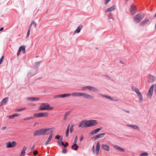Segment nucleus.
<instances>
[{"label": "nucleus", "mask_w": 156, "mask_h": 156, "mask_svg": "<svg viewBox=\"0 0 156 156\" xmlns=\"http://www.w3.org/2000/svg\"><path fill=\"white\" fill-rule=\"evenodd\" d=\"M68 145L69 144H68V143L67 142H65V144H64V146L65 147H67V146H68Z\"/></svg>", "instance_id": "50"}, {"label": "nucleus", "mask_w": 156, "mask_h": 156, "mask_svg": "<svg viewBox=\"0 0 156 156\" xmlns=\"http://www.w3.org/2000/svg\"><path fill=\"white\" fill-rule=\"evenodd\" d=\"M108 17L109 19H111L112 18L111 16H108Z\"/></svg>", "instance_id": "61"}, {"label": "nucleus", "mask_w": 156, "mask_h": 156, "mask_svg": "<svg viewBox=\"0 0 156 156\" xmlns=\"http://www.w3.org/2000/svg\"><path fill=\"white\" fill-rule=\"evenodd\" d=\"M6 128H7L6 126H5L3 127H2V128L1 129L2 130H4Z\"/></svg>", "instance_id": "51"}, {"label": "nucleus", "mask_w": 156, "mask_h": 156, "mask_svg": "<svg viewBox=\"0 0 156 156\" xmlns=\"http://www.w3.org/2000/svg\"><path fill=\"white\" fill-rule=\"evenodd\" d=\"M33 115L36 118L46 117L48 116L49 113L46 112H41L34 113Z\"/></svg>", "instance_id": "3"}, {"label": "nucleus", "mask_w": 156, "mask_h": 156, "mask_svg": "<svg viewBox=\"0 0 156 156\" xmlns=\"http://www.w3.org/2000/svg\"><path fill=\"white\" fill-rule=\"evenodd\" d=\"M79 147L77 145V144H74L72 146V148L73 150L76 151L78 149Z\"/></svg>", "instance_id": "29"}, {"label": "nucleus", "mask_w": 156, "mask_h": 156, "mask_svg": "<svg viewBox=\"0 0 156 156\" xmlns=\"http://www.w3.org/2000/svg\"><path fill=\"white\" fill-rule=\"evenodd\" d=\"M137 95L139 97V100L141 101H142L143 100V98L142 94L140 93L139 94H138Z\"/></svg>", "instance_id": "32"}, {"label": "nucleus", "mask_w": 156, "mask_h": 156, "mask_svg": "<svg viewBox=\"0 0 156 156\" xmlns=\"http://www.w3.org/2000/svg\"><path fill=\"white\" fill-rule=\"evenodd\" d=\"M8 117L10 119L15 117L14 114L9 116Z\"/></svg>", "instance_id": "46"}, {"label": "nucleus", "mask_w": 156, "mask_h": 156, "mask_svg": "<svg viewBox=\"0 0 156 156\" xmlns=\"http://www.w3.org/2000/svg\"><path fill=\"white\" fill-rule=\"evenodd\" d=\"M38 153V152L37 151H35L33 152V154L34 156H36Z\"/></svg>", "instance_id": "44"}, {"label": "nucleus", "mask_w": 156, "mask_h": 156, "mask_svg": "<svg viewBox=\"0 0 156 156\" xmlns=\"http://www.w3.org/2000/svg\"><path fill=\"white\" fill-rule=\"evenodd\" d=\"M25 51V48L24 46H20L19 48V50L17 53V55L18 56L19 55L20 53V51H21L23 52V54H25L26 53Z\"/></svg>", "instance_id": "11"}, {"label": "nucleus", "mask_w": 156, "mask_h": 156, "mask_svg": "<svg viewBox=\"0 0 156 156\" xmlns=\"http://www.w3.org/2000/svg\"><path fill=\"white\" fill-rule=\"evenodd\" d=\"M115 9V5H113L111 8H108L105 11V12H109L112 11Z\"/></svg>", "instance_id": "20"}, {"label": "nucleus", "mask_w": 156, "mask_h": 156, "mask_svg": "<svg viewBox=\"0 0 156 156\" xmlns=\"http://www.w3.org/2000/svg\"><path fill=\"white\" fill-rule=\"evenodd\" d=\"M154 87V85H152L150 87L148 93L147 94V97L149 98H151V97L153 94Z\"/></svg>", "instance_id": "8"}, {"label": "nucleus", "mask_w": 156, "mask_h": 156, "mask_svg": "<svg viewBox=\"0 0 156 156\" xmlns=\"http://www.w3.org/2000/svg\"><path fill=\"white\" fill-rule=\"evenodd\" d=\"M144 17V14H138L135 16L134 20L136 22L139 23L143 18Z\"/></svg>", "instance_id": "5"}, {"label": "nucleus", "mask_w": 156, "mask_h": 156, "mask_svg": "<svg viewBox=\"0 0 156 156\" xmlns=\"http://www.w3.org/2000/svg\"><path fill=\"white\" fill-rule=\"evenodd\" d=\"M61 144H62V146H64V142H61Z\"/></svg>", "instance_id": "59"}, {"label": "nucleus", "mask_w": 156, "mask_h": 156, "mask_svg": "<svg viewBox=\"0 0 156 156\" xmlns=\"http://www.w3.org/2000/svg\"><path fill=\"white\" fill-rule=\"evenodd\" d=\"M124 111L128 113L129 112L128 111H127V110H124Z\"/></svg>", "instance_id": "60"}, {"label": "nucleus", "mask_w": 156, "mask_h": 156, "mask_svg": "<svg viewBox=\"0 0 156 156\" xmlns=\"http://www.w3.org/2000/svg\"><path fill=\"white\" fill-rule=\"evenodd\" d=\"M111 0H105V3L107 4Z\"/></svg>", "instance_id": "52"}, {"label": "nucleus", "mask_w": 156, "mask_h": 156, "mask_svg": "<svg viewBox=\"0 0 156 156\" xmlns=\"http://www.w3.org/2000/svg\"><path fill=\"white\" fill-rule=\"evenodd\" d=\"M26 109V107H23V108H18V109H16V110L15 111L16 112H21L22 111H23V110H25Z\"/></svg>", "instance_id": "33"}, {"label": "nucleus", "mask_w": 156, "mask_h": 156, "mask_svg": "<svg viewBox=\"0 0 156 156\" xmlns=\"http://www.w3.org/2000/svg\"><path fill=\"white\" fill-rule=\"evenodd\" d=\"M147 78L148 81L151 83L154 82L155 80V77L151 74H149L148 75Z\"/></svg>", "instance_id": "12"}, {"label": "nucleus", "mask_w": 156, "mask_h": 156, "mask_svg": "<svg viewBox=\"0 0 156 156\" xmlns=\"http://www.w3.org/2000/svg\"><path fill=\"white\" fill-rule=\"evenodd\" d=\"M128 126L134 129H140L139 127L138 126L136 125H129Z\"/></svg>", "instance_id": "30"}, {"label": "nucleus", "mask_w": 156, "mask_h": 156, "mask_svg": "<svg viewBox=\"0 0 156 156\" xmlns=\"http://www.w3.org/2000/svg\"><path fill=\"white\" fill-rule=\"evenodd\" d=\"M79 127H83L87 126V121H82L78 125Z\"/></svg>", "instance_id": "14"}, {"label": "nucleus", "mask_w": 156, "mask_h": 156, "mask_svg": "<svg viewBox=\"0 0 156 156\" xmlns=\"http://www.w3.org/2000/svg\"><path fill=\"white\" fill-rule=\"evenodd\" d=\"M154 17H156V14L154 16Z\"/></svg>", "instance_id": "64"}, {"label": "nucleus", "mask_w": 156, "mask_h": 156, "mask_svg": "<svg viewBox=\"0 0 156 156\" xmlns=\"http://www.w3.org/2000/svg\"><path fill=\"white\" fill-rule=\"evenodd\" d=\"M54 108L50 106V105L48 103L42 104L40 106L39 109L40 110H52Z\"/></svg>", "instance_id": "2"}, {"label": "nucleus", "mask_w": 156, "mask_h": 156, "mask_svg": "<svg viewBox=\"0 0 156 156\" xmlns=\"http://www.w3.org/2000/svg\"><path fill=\"white\" fill-rule=\"evenodd\" d=\"M154 92L156 94V84H155L154 85Z\"/></svg>", "instance_id": "49"}, {"label": "nucleus", "mask_w": 156, "mask_h": 156, "mask_svg": "<svg viewBox=\"0 0 156 156\" xmlns=\"http://www.w3.org/2000/svg\"><path fill=\"white\" fill-rule=\"evenodd\" d=\"M28 100L31 101H36L39 100V98H38L36 97H30L29 98L27 99Z\"/></svg>", "instance_id": "25"}, {"label": "nucleus", "mask_w": 156, "mask_h": 156, "mask_svg": "<svg viewBox=\"0 0 156 156\" xmlns=\"http://www.w3.org/2000/svg\"><path fill=\"white\" fill-rule=\"evenodd\" d=\"M114 147L116 149L122 152H124L125 151V150H124L123 148H121L119 146H117V145H114Z\"/></svg>", "instance_id": "23"}, {"label": "nucleus", "mask_w": 156, "mask_h": 156, "mask_svg": "<svg viewBox=\"0 0 156 156\" xmlns=\"http://www.w3.org/2000/svg\"><path fill=\"white\" fill-rule=\"evenodd\" d=\"M50 132H51V128L41 129L34 131L33 135L34 136H44L49 134Z\"/></svg>", "instance_id": "1"}, {"label": "nucleus", "mask_w": 156, "mask_h": 156, "mask_svg": "<svg viewBox=\"0 0 156 156\" xmlns=\"http://www.w3.org/2000/svg\"><path fill=\"white\" fill-rule=\"evenodd\" d=\"M14 114L15 117H18V116H20V114H18V113H16V114Z\"/></svg>", "instance_id": "47"}, {"label": "nucleus", "mask_w": 156, "mask_h": 156, "mask_svg": "<svg viewBox=\"0 0 156 156\" xmlns=\"http://www.w3.org/2000/svg\"><path fill=\"white\" fill-rule=\"evenodd\" d=\"M89 90L93 92H96L99 91V90L95 87L90 86H89Z\"/></svg>", "instance_id": "21"}, {"label": "nucleus", "mask_w": 156, "mask_h": 156, "mask_svg": "<svg viewBox=\"0 0 156 156\" xmlns=\"http://www.w3.org/2000/svg\"><path fill=\"white\" fill-rule=\"evenodd\" d=\"M83 26L81 25H80L77 28V29L75 30L74 32V34L76 33H79L80 32L81 30L83 28Z\"/></svg>", "instance_id": "24"}, {"label": "nucleus", "mask_w": 156, "mask_h": 156, "mask_svg": "<svg viewBox=\"0 0 156 156\" xmlns=\"http://www.w3.org/2000/svg\"><path fill=\"white\" fill-rule=\"evenodd\" d=\"M92 150L93 152V154H94L95 153V147H94V145H93L92 147Z\"/></svg>", "instance_id": "48"}, {"label": "nucleus", "mask_w": 156, "mask_h": 156, "mask_svg": "<svg viewBox=\"0 0 156 156\" xmlns=\"http://www.w3.org/2000/svg\"><path fill=\"white\" fill-rule=\"evenodd\" d=\"M4 55H3L2 56V57L0 59V64H1L3 62L4 60Z\"/></svg>", "instance_id": "37"}, {"label": "nucleus", "mask_w": 156, "mask_h": 156, "mask_svg": "<svg viewBox=\"0 0 156 156\" xmlns=\"http://www.w3.org/2000/svg\"><path fill=\"white\" fill-rule=\"evenodd\" d=\"M16 145L17 143L15 141L12 142H8L6 144V147L7 148L14 147Z\"/></svg>", "instance_id": "6"}, {"label": "nucleus", "mask_w": 156, "mask_h": 156, "mask_svg": "<svg viewBox=\"0 0 156 156\" xmlns=\"http://www.w3.org/2000/svg\"><path fill=\"white\" fill-rule=\"evenodd\" d=\"M67 152V150L66 149H63L62 151V152L63 153L66 154Z\"/></svg>", "instance_id": "42"}, {"label": "nucleus", "mask_w": 156, "mask_h": 156, "mask_svg": "<svg viewBox=\"0 0 156 156\" xmlns=\"http://www.w3.org/2000/svg\"><path fill=\"white\" fill-rule=\"evenodd\" d=\"M136 11V6L134 5L131 6L130 9V12L133 15L135 14Z\"/></svg>", "instance_id": "13"}, {"label": "nucleus", "mask_w": 156, "mask_h": 156, "mask_svg": "<svg viewBox=\"0 0 156 156\" xmlns=\"http://www.w3.org/2000/svg\"><path fill=\"white\" fill-rule=\"evenodd\" d=\"M30 30H28V31L27 32V35L26 36V38H28L29 35L30 34Z\"/></svg>", "instance_id": "43"}, {"label": "nucleus", "mask_w": 156, "mask_h": 156, "mask_svg": "<svg viewBox=\"0 0 156 156\" xmlns=\"http://www.w3.org/2000/svg\"><path fill=\"white\" fill-rule=\"evenodd\" d=\"M32 106H35V104H33V105H32Z\"/></svg>", "instance_id": "63"}, {"label": "nucleus", "mask_w": 156, "mask_h": 156, "mask_svg": "<svg viewBox=\"0 0 156 156\" xmlns=\"http://www.w3.org/2000/svg\"><path fill=\"white\" fill-rule=\"evenodd\" d=\"M81 92H73L71 94V95L73 97H81Z\"/></svg>", "instance_id": "18"}, {"label": "nucleus", "mask_w": 156, "mask_h": 156, "mask_svg": "<svg viewBox=\"0 0 156 156\" xmlns=\"http://www.w3.org/2000/svg\"><path fill=\"white\" fill-rule=\"evenodd\" d=\"M102 147L104 150L107 151H109L110 150V148L106 144L102 145Z\"/></svg>", "instance_id": "19"}, {"label": "nucleus", "mask_w": 156, "mask_h": 156, "mask_svg": "<svg viewBox=\"0 0 156 156\" xmlns=\"http://www.w3.org/2000/svg\"><path fill=\"white\" fill-rule=\"evenodd\" d=\"M83 136H81L80 139V141H82L83 139Z\"/></svg>", "instance_id": "56"}, {"label": "nucleus", "mask_w": 156, "mask_h": 156, "mask_svg": "<svg viewBox=\"0 0 156 156\" xmlns=\"http://www.w3.org/2000/svg\"><path fill=\"white\" fill-rule=\"evenodd\" d=\"M27 147L24 146L23 147V149L21 152L20 156H24L25 154V152L27 149Z\"/></svg>", "instance_id": "27"}, {"label": "nucleus", "mask_w": 156, "mask_h": 156, "mask_svg": "<svg viewBox=\"0 0 156 156\" xmlns=\"http://www.w3.org/2000/svg\"><path fill=\"white\" fill-rule=\"evenodd\" d=\"M52 129L51 128V129ZM50 133V134L49 136V137L48 139H47V141H46L45 143L44 144L45 145H46L49 144V143L51 141L53 137V135L52 133V130L51 132H50V133Z\"/></svg>", "instance_id": "10"}, {"label": "nucleus", "mask_w": 156, "mask_h": 156, "mask_svg": "<svg viewBox=\"0 0 156 156\" xmlns=\"http://www.w3.org/2000/svg\"><path fill=\"white\" fill-rule=\"evenodd\" d=\"M101 96H102L103 97H105L106 98L108 99H110V100H112L113 99L112 98H111L110 96H107V95H101Z\"/></svg>", "instance_id": "35"}, {"label": "nucleus", "mask_w": 156, "mask_h": 156, "mask_svg": "<svg viewBox=\"0 0 156 156\" xmlns=\"http://www.w3.org/2000/svg\"><path fill=\"white\" fill-rule=\"evenodd\" d=\"M132 89L133 91L136 92L137 95L141 93L139 91V89L135 86H132Z\"/></svg>", "instance_id": "16"}, {"label": "nucleus", "mask_w": 156, "mask_h": 156, "mask_svg": "<svg viewBox=\"0 0 156 156\" xmlns=\"http://www.w3.org/2000/svg\"><path fill=\"white\" fill-rule=\"evenodd\" d=\"M69 126H68L67 127V128L66 129V137H67L68 136H69Z\"/></svg>", "instance_id": "31"}, {"label": "nucleus", "mask_w": 156, "mask_h": 156, "mask_svg": "<svg viewBox=\"0 0 156 156\" xmlns=\"http://www.w3.org/2000/svg\"><path fill=\"white\" fill-rule=\"evenodd\" d=\"M148 155V154L147 153L145 152L141 153L140 154V156H147Z\"/></svg>", "instance_id": "38"}, {"label": "nucleus", "mask_w": 156, "mask_h": 156, "mask_svg": "<svg viewBox=\"0 0 156 156\" xmlns=\"http://www.w3.org/2000/svg\"><path fill=\"white\" fill-rule=\"evenodd\" d=\"M57 143H58V144H59V145H60V143L59 141H58Z\"/></svg>", "instance_id": "62"}, {"label": "nucleus", "mask_w": 156, "mask_h": 156, "mask_svg": "<svg viewBox=\"0 0 156 156\" xmlns=\"http://www.w3.org/2000/svg\"><path fill=\"white\" fill-rule=\"evenodd\" d=\"M31 25H34L35 27H36L37 26V24L36 22L34 21H33L31 23Z\"/></svg>", "instance_id": "40"}, {"label": "nucleus", "mask_w": 156, "mask_h": 156, "mask_svg": "<svg viewBox=\"0 0 156 156\" xmlns=\"http://www.w3.org/2000/svg\"><path fill=\"white\" fill-rule=\"evenodd\" d=\"M70 113V112H66L65 114V115L66 116H68L69 114Z\"/></svg>", "instance_id": "53"}, {"label": "nucleus", "mask_w": 156, "mask_h": 156, "mask_svg": "<svg viewBox=\"0 0 156 156\" xmlns=\"http://www.w3.org/2000/svg\"><path fill=\"white\" fill-rule=\"evenodd\" d=\"M34 119V117H28L26 118H25L23 119L24 120H29L31 119Z\"/></svg>", "instance_id": "39"}, {"label": "nucleus", "mask_w": 156, "mask_h": 156, "mask_svg": "<svg viewBox=\"0 0 156 156\" xmlns=\"http://www.w3.org/2000/svg\"><path fill=\"white\" fill-rule=\"evenodd\" d=\"M73 125H72L69 128V129L70 133H72L73 131Z\"/></svg>", "instance_id": "36"}, {"label": "nucleus", "mask_w": 156, "mask_h": 156, "mask_svg": "<svg viewBox=\"0 0 156 156\" xmlns=\"http://www.w3.org/2000/svg\"><path fill=\"white\" fill-rule=\"evenodd\" d=\"M32 25H31V24L30 23V26H29V28H28V30H30L31 29V26H32Z\"/></svg>", "instance_id": "54"}, {"label": "nucleus", "mask_w": 156, "mask_h": 156, "mask_svg": "<svg viewBox=\"0 0 156 156\" xmlns=\"http://www.w3.org/2000/svg\"><path fill=\"white\" fill-rule=\"evenodd\" d=\"M105 135V133H101L99 134L96 135L95 136L92 137V139L96 140L98 138H100L103 137Z\"/></svg>", "instance_id": "15"}, {"label": "nucleus", "mask_w": 156, "mask_h": 156, "mask_svg": "<svg viewBox=\"0 0 156 156\" xmlns=\"http://www.w3.org/2000/svg\"><path fill=\"white\" fill-rule=\"evenodd\" d=\"M8 98L6 97L4 98L2 101L1 102V105H4L5 104H6L8 101Z\"/></svg>", "instance_id": "26"}, {"label": "nucleus", "mask_w": 156, "mask_h": 156, "mask_svg": "<svg viewBox=\"0 0 156 156\" xmlns=\"http://www.w3.org/2000/svg\"><path fill=\"white\" fill-rule=\"evenodd\" d=\"M89 86H87L86 87H83L81 88V90L83 91H84L87 90H89Z\"/></svg>", "instance_id": "34"}, {"label": "nucleus", "mask_w": 156, "mask_h": 156, "mask_svg": "<svg viewBox=\"0 0 156 156\" xmlns=\"http://www.w3.org/2000/svg\"><path fill=\"white\" fill-rule=\"evenodd\" d=\"M149 21V20L148 19H146L141 22L140 25V26L144 25L146 24Z\"/></svg>", "instance_id": "28"}, {"label": "nucleus", "mask_w": 156, "mask_h": 156, "mask_svg": "<svg viewBox=\"0 0 156 156\" xmlns=\"http://www.w3.org/2000/svg\"><path fill=\"white\" fill-rule=\"evenodd\" d=\"M98 124L97 121L96 120H90L87 121V127L94 126Z\"/></svg>", "instance_id": "4"}, {"label": "nucleus", "mask_w": 156, "mask_h": 156, "mask_svg": "<svg viewBox=\"0 0 156 156\" xmlns=\"http://www.w3.org/2000/svg\"><path fill=\"white\" fill-rule=\"evenodd\" d=\"M77 136H76L74 139V144H76L77 143Z\"/></svg>", "instance_id": "41"}, {"label": "nucleus", "mask_w": 156, "mask_h": 156, "mask_svg": "<svg viewBox=\"0 0 156 156\" xmlns=\"http://www.w3.org/2000/svg\"><path fill=\"white\" fill-rule=\"evenodd\" d=\"M100 147V144L99 142L97 144L96 147V153L97 155L99 154Z\"/></svg>", "instance_id": "22"}, {"label": "nucleus", "mask_w": 156, "mask_h": 156, "mask_svg": "<svg viewBox=\"0 0 156 156\" xmlns=\"http://www.w3.org/2000/svg\"><path fill=\"white\" fill-rule=\"evenodd\" d=\"M71 95V94H62L61 95H55L54 96V98H65L66 97H70Z\"/></svg>", "instance_id": "9"}, {"label": "nucleus", "mask_w": 156, "mask_h": 156, "mask_svg": "<svg viewBox=\"0 0 156 156\" xmlns=\"http://www.w3.org/2000/svg\"><path fill=\"white\" fill-rule=\"evenodd\" d=\"M61 137V136L59 135H57L55 137V138L56 139L58 140Z\"/></svg>", "instance_id": "45"}, {"label": "nucleus", "mask_w": 156, "mask_h": 156, "mask_svg": "<svg viewBox=\"0 0 156 156\" xmlns=\"http://www.w3.org/2000/svg\"><path fill=\"white\" fill-rule=\"evenodd\" d=\"M81 96H83L84 98L88 99H92L94 98V96L92 95L82 92H81Z\"/></svg>", "instance_id": "7"}, {"label": "nucleus", "mask_w": 156, "mask_h": 156, "mask_svg": "<svg viewBox=\"0 0 156 156\" xmlns=\"http://www.w3.org/2000/svg\"><path fill=\"white\" fill-rule=\"evenodd\" d=\"M34 147H35V146H34V145H33V146L31 148V151H33V150H34Z\"/></svg>", "instance_id": "55"}, {"label": "nucleus", "mask_w": 156, "mask_h": 156, "mask_svg": "<svg viewBox=\"0 0 156 156\" xmlns=\"http://www.w3.org/2000/svg\"><path fill=\"white\" fill-rule=\"evenodd\" d=\"M4 28L3 27H2L0 29V31H2V30H3Z\"/></svg>", "instance_id": "58"}, {"label": "nucleus", "mask_w": 156, "mask_h": 156, "mask_svg": "<svg viewBox=\"0 0 156 156\" xmlns=\"http://www.w3.org/2000/svg\"><path fill=\"white\" fill-rule=\"evenodd\" d=\"M102 129V128L101 127L95 130H93L91 132H90V134L93 135L94 134H95Z\"/></svg>", "instance_id": "17"}, {"label": "nucleus", "mask_w": 156, "mask_h": 156, "mask_svg": "<svg viewBox=\"0 0 156 156\" xmlns=\"http://www.w3.org/2000/svg\"><path fill=\"white\" fill-rule=\"evenodd\" d=\"M67 119V116H66L65 115L64 117V119L65 120H66Z\"/></svg>", "instance_id": "57"}]
</instances>
